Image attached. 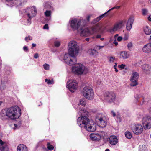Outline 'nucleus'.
<instances>
[{"instance_id":"58836bf2","label":"nucleus","mask_w":151,"mask_h":151,"mask_svg":"<svg viewBox=\"0 0 151 151\" xmlns=\"http://www.w3.org/2000/svg\"><path fill=\"white\" fill-rule=\"evenodd\" d=\"M43 68L45 70H49L50 66L48 64L45 63L43 65Z\"/></svg>"},{"instance_id":"cd10ccee","label":"nucleus","mask_w":151,"mask_h":151,"mask_svg":"<svg viewBox=\"0 0 151 151\" xmlns=\"http://www.w3.org/2000/svg\"><path fill=\"white\" fill-rule=\"evenodd\" d=\"M9 150L6 144L0 145V150L1 151H9Z\"/></svg>"},{"instance_id":"4c0bfd02","label":"nucleus","mask_w":151,"mask_h":151,"mask_svg":"<svg viewBox=\"0 0 151 151\" xmlns=\"http://www.w3.org/2000/svg\"><path fill=\"white\" fill-rule=\"evenodd\" d=\"M47 147L48 150H53L54 149V147L53 146L50 145L49 143H48L47 144Z\"/></svg>"},{"instance_id":"4468645a","label":"nucleus","mask_w":151,"mask_h":151,"mask_svg":"<svg viewBox=\"0 0 151 151\" xmlns=\"http://www.w3.org/2000/svg\"><path fill=\"white\" fill-rule=\"evenodd\" d=\"M142 124L145 129H150L151 127V118L148 116H145L142 119Z\"/></svg>"},{"instance_id":"bf43d9fd","label":"nucleus","mask_w":151,"mask_h":151,"mask_svg":"<svg viewBox=\"0 0 151 151\" xmlns=\"http://www.w3.org/2000/svg\"><path fill=\"white\" fill-rule=\"evenodd\" d=\"M148 19L149 21H151V15H150L148 17Z\"/></svg>"},{"instance_id":"a19ab883","label":"nucleus","mask_w":151,"mask_h":151,"mask_svg":"<svg viewBox=\"0 0 151 151\" xmlns=\"http://www.w3.org/2000/svg\"><path fill=\"white\" fill-rule=\"evenodd\" d=\"M125 66L126 65L124 64H122L118 65V67L121 69H123L125 68V69H127V68H125Z\"/></svg>"},{"instance_id":"1a4fd4ad","label":"nucleus","mask_w":151,"mask_h":151,"mask_svg":"<svg viewBox=\"0 0 151 151\" xmlns=\"http://www.w3.org/2000/svg\"><path fill=\"white\" fill-rule=\"evenodd\" d=\"M103 98L104 100L107 103L114 102L116 99V96L114 93L112 92H107L105 93Z\"/></svg>"},{"instance_id":"c9c22d12","label":"nucleus","mask_w":151,"mask_h":151,"mask_svg":"<svg viewBox=\"0 0 151 151\" xmlns=\"http://www.w3.org/2000/svg\"><path fill=\"white\" fill-rule=\"evenodd\" d=\"M54 45L56 47H59L60 45V42L58 41H55L54 42Z\"/></svg>"},{"instance_id":"79ce46f5","label":"nucleus","mask_w":151,"mask_h":151,"mask_svg":"<svg viewBox=\"0 0 151 151\" xmlns=\"http://www.w3.org/2000/svg\"><path fill=\"white\" fill-rule=\"evenodd\" d=\"M45 82H47L48 84H52L53 83V81H51L50 80H48L47 79H45Z\"/></svg>"},{"instance_id":"c03bdc74","label":"nucleus","mask_w":151,"mask_h":151,"mask_svg":"<svg viewBox=\"0 0 151 151\" xmlns=\"http://www.w3.org/2000/svg\"><path fill=\"white\" fill-rule=\"evenodd\" d=\"M27 39H28L29 40H31L32 39V38L31 36H29L28 37H26L25 38V40L27 42H28V41H27Z\"/></svg>"},{"instance_id":"f257e3e1","label":"nucleus","mask_w":151,"mask_h":151,"mask_svg":"<svg viewBox=\"0 0 151 151\" xmlns=\"http://www.w3.org/2000/svg\"><path fill=\"white\" fill-rule=\"evenodd\" d=\"M77 122L80 127L83 128L88 132H93L96 130V124L86 116L78 117Z\"/></svg>"},{"instance_id":"7ed1b4c3","label":"nucleus","mask_w":151,"mask_h":151,"mask_svg":"<svg viewBox=\"0 0 151 151\" xmlns=\"http://www.w3.org/2000/svg\"><path fill=\"white\" fill-rule=\"evenodd\" d=\"M85 20L81 18L79 19L74 18L69 22L70 26L72 29L73 30H78L81 29V27L84 26Z\"/></svg>"},{"instance_id":"603ef678","label":"nucleus","mask_w":151,"mask_h":151,"mask_svg":"<svg viewBox=\"0 0 151 151\" xmlns=\"http://www.w3.org/2000/svg\"><path fill=\"white\" fill-rule=\"evenodd\" d=\"M122 37L121 36H119L117 38V39H116L118 41H121L122 39Z\"/></svg>"},{"instance_id":"aec40b11","label":"nucleus","mask_w":151,"mask_h":151,"mask_svg":"<svg viewBox=\"0 0 151 151\" xmlns=\"http://www.w3.org/2000/svg\"><path fill=\"white\" fill-rule=\"evenodd\" d=\"M142 69L144 72L146 74H149L151 72V66L148 64H145L143 65Z\"/></svg>"},{"instance_id":"39448f33","label":"nucleus","mask_w":151,"mask_h":151,"mask_svg":"<svg viewBox=\"0 0 151 151\" xmlns=\"http://www.w3.org/2000/svg\"><path fill=\"white\" fill-rule=\"evenodd\" d=\"M68 52L71 55H78L79 51V47L77 42L74 41H72L68 44Z\"/></svg>"},{"instance_id":"c85d7f7f","label":"nucleus","mask_w":151,"mask_h":151,"mask_svg":"<svg viewBox=\"0 0 151 151\" xmlns=\"http://www.w3.org/2000/svg\"><path fill=\"white\" fill-rule=\"evenodd\" d=\"M145 33L147 35H149L151 33V29L148 26H145L144 29Z\"/></svg>"},{"instance_id":"5701e85b","label":"nucleus","mask_w":151,"mask_h":151,"mask_svg":"<svg viewBox=\"0 0 151 151\" xmlns=\"http://www.w3.org/2000/svg\"><path fill=\"white\" fill-rule=\"evenodd\" d=\"M143 51L145 52L148 53L151 51V43L145 45L143 48Z\"/></svg>"},{"instance_id":"49530a36","label":"nucleus","mask_w":151,"mask_h":151,"mask_svg":"<svg viewBox=\"0 0 151 151\" xmlns=\"http://www.w3.org/2000/svg\"><path fill=\"white\" fill-rule=\"evenodd\" d=\"M23 49L24 50V51L25 52H27L28 50V47L26 46H24L23 47Z\"/></svg>"},{"instance_id":"e2e57ef3","label":"nucleus","mask_w":151,"mask_h":151,"mask_svg":"<svg viewBox=\"0 0 151 151\" xmlns=\"http://www.w3.org/2000/svg\"><path fill=\"white\" fill-rule=\"evenodd\" d=\"M0 145H3L4 144L6 143H3V142L1 140H0Z\"/></svg>"},{"instance_id":"6ab92c4d","label":"nucleus","mask_w":151,"mask_h":151,"mask_svg":"<svg viewBox=\"0 0 151 151\" xmlns=\"http://www.w3.org/2000/svg\"><path fill=\"white\" fill-rule=\"evenodd\" d=\"M7 82V78H3L1 79V82L0 83V89L1 90L3 91L6 88V84Z\"/></svg>"},{"instance_id":"680f3d73","label":"nucleus","mask_w":151,"mask_h":151,"mask_svg":"<svg viewBox=\"0 0 151 151\" xmlns=\"http://www.w3.org/2000/svg\"><path fill=\"white\" fill-rule=\"evenodd\" d=\"M118 35L116 34L114 36V38L115 39H117V37H118Z\"/></svg>"},{"instance_id":"473e14b6","label":"nucleus","mask_w":151,"mask_h":151,"mask_svg":"<svg viewBox=\"0 0 151 151\" xmlns=\"http://www.w3.org/2000/svg\"><path fill=\"white\" fill-rule=\"evenodd\" d=\"M125 135L126 137L128 139H130L132 137V133L129 131H126Z\"/></svg>"},{"instance_id":"f704fd0d","label":"nucleus","mask_w":151,"mask_h":151,"mask_svg":"<svg viewBox=\"0 0 151 151\" xmlns=\"http://www.w3.org/2000/svg\"><path fill=\"white\" fill-rule=\"evenodd\" d=\"M86 112V111L85 109H84L83 108H82L81 109H79V114L80 115H83L85 114V113Z\"/></svg>"},{"instance_id":"9d476101","label":"nucleus","mask_w":151,"mask_h":151,"mask_svg":"<svg viewBox=\"0 0 151 151\" xmlns=\"http://www.w3.org/2000/svg\"><path fill=\"white\" fill-rule=\"evenodd\" d=\"M96 121L100 124L101 127L103 128L106 125V119L105 116L101 114H96L95 117Z\"/></svg>"},{"instance_id":"9b49d317","label":"nucleus","mask_w":151,"mask_h":151,"mask_svg":"<svg viewBox=\"0 0 151 151\" xmlns=\"http://www.w3.org/2000/svg\"><path fill=\"white\" fill-rule=\"evenodd\" d=\"M131 129L133 133L136 135H139L141 134L143 130V128L141 125L138 124H132Z\"/></svg>"},{"instance_id":"338daca9","label":"nucleus","mask_w":151,"mask_h":151,"mask_svg":"<svg viewBox=\"0 0 151 151\" xmlns=\"http://www.w3.org/2000/svg\"><path fill=\"white\" fill-rule=\"evenodd\" d=\"M100 39L102 41H103L104 40V38H100Z\"/></svg>"},{"instance_id":"052dcab7","label":"nucleus","mask_w":151,"mask_h":151,"mask_svg":"<svg viewBox=\"0 0 151 151\" xmlns=\"http://www.w3.org/2000/svg\"><path fill=\"white\" fill-rule=\"evenodd\" d=\"M36 44H35V43H32V48H33V47H36Z\"/></svg>"},{"instance_id":"a211bd4d","label":"nucleus","mask_w":151,"mask_h":151,"mask_svg":"<svg viewBox=\"0 0 151 151\" xmlns=\"http://www.w3.org/2000/svg\"><path fill=\"white\" fill-rule=\"evenodd\" d=\"M109 142L111 145H114L118 143V139L116 136L112 135L109 137Z\"/></svg>"},{"instance_id":"dca6fc26","label":"nucleus","mask_w":151,"mask_h":151,"mask_svg":"<svg viewBox=\"0 0 151 151\" xmlns=\"http://www.w3.org/2000/svg\"><path fill=\"white\" fill-rule=\"evenodd\" d=\"M80 33V35L81 36L87 37L92 34V33L90 30L89 28H83V27H81V29L78 31Z\"/></svg>"},{"instance_id":"f3484780","label":"nucleus","mask_w":151,"mask_h":151,"mask_svg":"<svg viewBox=\"0 0 151 151\" xmlns=\"http://www.w3.org/2000/svg\"><path fill=\"white\" fill-rule=\"evenodd\" d=\"M120 8L119 6H117L116 7H113L111 9H109L108 11L106 12L105 13H104L103 14L100 16H99L98 17L94 19L93 21L91 23L93 24H94L97 22L98 21H99L102 18L105 16V15L107 14V12H109L110 11L114 9L115 8H117L119 9Z\"/></svg>"},{"instance_id":"393cba45","label":"nucleus","mask_w":151,"mask_h":151,"mask_svg":"<svg viewBox=\"0 0 151 151\" xmlns=\"http://www.w3.org/2000/svg\"><path fill=\"white\" fill-rule=\"evenodd\" d=\"M17 151H28V150L25 145L21 144L17 147Z\"/></svg>"},{"instance_id":"ddd939ff","label":"nucleus","mask_w":151,"mask_h":151,"mask_svg":"<svg viewBox=\"0 0 151 151\" xmlns=\"http://www.w3.org/2000/svg\"><path fill=\"white\" fill-rule=\"evenodd\" d=\"M139 78V74L136 72H133L130 78L131 83L130 86H135L137 85L138 83L137 82Z\"/></svg>"},{"instance_id":"0e129e2a","label":"nucleus","mask_w":151,"mask_h":151,"mask_svg":"<svg viewBox=\"0 0 151 151\" xmlns=\"http://www.w3.org/2000/svg\"><path fill=\"white\" fill-rule=\"evenodd\" d=\"M90 38H86L85 39V40L87 41H88L90 40Z\"/></svg>"},{"instance_id":"f03ea898","label":"nucleus","mask_w":151,"mask_h":151,"mask_svg":"<svg viewBox=\"0 0 151 151\" xmlns=\"http://www.w3.org/2000/svg\"><path fill=\"white\" fill-rule=\"evenodd\" d=\"M5 115L11 120L17 119L21 115V110L17 106L7 108L5 110Z\"/></svg>"},{"instance_id":"774afa93","label":"nucleus","mask_w":151,"mask_h":151,"mask_svg":"<svg viewBox=\"0 0 151 151\" xmlns=\"http://www.w3.org/2000/svg\"><path fill=\"white\" fill-rule=\"evenodd\" d=\"M105 151H110L108 149H106L105 150Z\"/></svg>"},{"instance_id":"6e6552de","label":"nucleus","mask_w":151,"mask_h":151,"mask_svg":"<svg viewBox=\"0 0 151 151\" xmlns=\"http://www.w3.org/2000/svg\"><path fill=\"white\" fill-rule=\"evenodd\" d=\"M77 55L76 54H74L72 55L68 52V53H66L64 55L63 60L67 64L71 66L75 64L76 62V56Z\"/></svg>"},{"instance_id":"b1692460","label":"nucleus","mask_w":151,"mask_h":151,"mask_svg":"<svg viewBox=\"0 0 151 151\" xmlns=\"http://www.w3.org/2000/svg\"><path fill=\"white\" fill-rule=\"evenodd\" d=\"M89 29L93 34L95 32L100 31L101 27L99 25H96L91 28H89Z\"/></svg>"},{"instance_id":"2eb2a0df","label":"nucleus","mask_w":151,"mask_h":151,"mask_svg":"<svg viewBox=\"0 0 151 151\" xmlns=\"http://www.w3.org/2000/svg\"><path fill=\"white\" fill-rule=\"evenodd\" d=\"M126 22V20H124L119 21L116 22L113 27L110 29V32L112 33L113 32L116 31L118 29H121Z\"/></svg>"},{"instance_id":"2f4dec72","label":"nucleus","mask_w":151,"mask_h":151,"mask_svg":"<svg viewBox=\"0 0 151 151\" xmlns=\"http://www.w3.org/2000/svg\"><path fill=\"white\" fill-rule=\"evenodd\" d=\"M78 106L81 105L83 106H85L86 105L85 99L84 98L81 99L80 100L79 104H78Z\"/></svg>"},{"instance_id":"09e8293b","label":"nucleus","mask_w":151,"mask_h":151,"mask_svg":"<svg viewBox=\"0 0 151 151\" xmlns=\"http://www.w3.org/2000/svg\"><path fill=\"white\" fill-rule=\"evenodd\" d=\"M43 28L44 29H48L49 28L48 25L47 24H45L43 27Z\"/></svg>"},{"instance_id":"7c9ffc66","label":"nucleus","mask_w":151,"mask_h":151,"mask_svg":"<svg viewBox=\"0 0 151 151\" xmlns=\"http://www.w3.org/2000/svg\"><path fill=\"white\" fill-rule=\"evenodd\" d=\"M139 151H147V147L145 145H140L139 147Z\"/></svg>"},{"instance_id":"4d7b16f0","label":"nucleus","mask_w":151,"mask_h":151,"mask_svg":"<svg viewBox=\"0 0 151 151\" xmlns=\"http://www.w3.org/2000/svg\"><path fill=\"white\" fill-rule=\"evenodd\" d=\"M113 43L116 46H117L118 45V43L117 42L116 39H115Z\"/></svg>"},{"instance_id":"6e6d98bb","label":"nucleus","mask_w":151,"mask_h":151,"mask_svg":"<svg viewBox=\"0 0 151 151\" xmlns=\"http://www.w3.org/2000/svg\"><path fill=\"white\" fill-rule=\"evenodd\" d=\"M91 15H89L88 16L86 17V19L88 21H89L90 20V18L91 17Z\"/></svg>"},{"instance_id":"0eeeda50","label":"nucleus","mask_w":151,"mask_h":151,"mask_svg":"<svg viewBox=\"0 0 151 151\" xmlns=\"http://www.w3.org/2000/svg\"><path fill=\"white\" fill-rule=\"evenodd\" d=\"M26 14L29 19H27L28 24L29 25L31 23V20L30 19L35 17L37 13L36 7L34 6L31 7L27 8L25 9Z\"/></svg>"},{"instance_id":"4be33fe9","label":"nucleus","mask_w":151,"mask_h":151,"mask_svg":"<svg viewBox=\"0 0 151 151\" xmlns=\"http://www.w3.org/2000/svg\"><path fill=\"white\" fill-rule=\"evenodd\" d=\"M133 21L134 19L132 18H129L128 19L126 25V29L127 30L130 31L131 29Z\"/></svg>"},{"instance_id":"ea45409f","label":"nucleus","mask_w":151,"mask_h":151,"mask_svg":"<svg viewBox=\"0 0 151 151\" xmlns=\"http://www.w3.org/2000/svg\"><path fill=\"white\" fill-rule=\"evenodd\" d=\"M132 47V42H129L127 45L128 48L129 50H131Z\"/></svg>"},{"instance_id":"72a5a7b5","label":"nucleus","mask_w":151,"mask_h":151,"mask_svg":"<svg viewBox=\"0 0 151 151\" xmlns=\"http://www.w3.org/2000/svg\"><path fill=\"white\" fill-rule=\"evenodd\" d=\"M109 62L110 63H113L115 60V58L114 56H110L108 58Z\"/></svg>"},{"instance_id":"a18cd8bd","label":"nucleus","mask_w":151,"mask_h":151,"mask_svg":"<svg viewBox=\"0 0 151 151\" xmlns=\"http://www.w3.org/2000/svg\"><path fill=\"white\" fill-rule=\"evenodd\" d=\"M104 47V46H97L96 48L98 50H99L100 49H102Z\"/></svg>"},{"instance_id":"c756f323","label":"nucleus","mask_w":151,"mask_h":151,"mask_svg":"<svg viewBox=\"0 0 151 151\" xmlns=\"http://www.w3.org/2000/svg\"><path fill=\"white\" fill-rule=\"evenodd\" d=\"M87 52L91 55H94L97 52V51L95 50L92 49H90L88 50Z\"/></svg>"},{"instance_id":"37998d69","label":"nucleus","mask_w":151,"mask_h":151,"mask_svg":"<svg viewBox=\"0 0 151 151\" xmlns=\"http://www.w3.org/2000/svg\"><path fill=\"white\" fill-rule=\"evenodd\" d=\"M117 64V63H115V65L114 66V68L115 69V70L116 72H118V71L116 68Z\"/></svg>"},{"instance_id":"e433bc0d","label":"nucleus","mask_w":151,"mask_h":151,"mask_svg":"<svg viewBox=\"0 0 151 151\" xmlns=\"http://www.w3.org/2000/svg\"><path fill=\"white\" fill-rule=\"evenodd\" d=\"M142 13L143 15H146L148 12V10L147 9H142Z\"/></svg>"},{"instance_id":"f8f14e48","label":"nucleus","mask_w":151,"mask_h":151,"mask_svg":"<svg viewBox=\"0 0 151 151\" xmlns=\"http://www.w3.org/2000/svg\"><path fill=\"white\" fill-rule=\"evenodd\" d=\"M78 83L75 80H69L67 82V87L72 92H74L77 88Z\"/></svg>"},{"instance_id":"8fccbe9b","label":"nucleus","mask_w":151,"mask_h":151,"mask_svg":"<svg viewBox=\"0 0 151 151\" xmlns=\"http://www.w3.org/2000/svg\"><path fill=\"white\" fill-rule=\"evenodd\" d=\"M141 100L142 101V102H141L140 104L141 105H142L144 103V102H145V99L143 96H142V99H141Z\"/></svg>"},{"instance_id":"bb28decb","label":"nucleus","mask_w":151,"mask_h":151,"mask_svg":"<svg viewBox=\"0 0 151 151\" xmlns=\"http://www.w3.org/2000/svg\"><path fill=\"white\" fill-rule=\"evenodd\" d=\"M45 15L46 17V19L47 21H49L50 20L51 15V11L46 10L45 12Z\"/></svg>"},{"instance_id":"de8ad7c7","label":"nucleus","mask_w":151,"mask_h":151,"mask_svg":"<svg viewBox=\"0 0 151 151\" xmlns=\"http://www.w3.org/2000/svg\"><path fill=\"white\" fill-rule=\"evenodd\" d=\"M14 129H15L19 127L20 125H17V124H14Z\"/></svg>"},{"instance_id":"20e7f679","label":"nucleus","mask_w":151,"mask_h":151,"mask_svg":"<svg viewBox=\"0 0 151 151\" xmlns=\"http://www.w3.org/2000/svg\"><path fill=\"white\" fill-rule=\"evenodd\" d=\"M75 65L72 68V71L75 74L81 75L87 73L88 71V68L81 63L74 64Z\"/></svg>"},{"instance_id":"5fc2aeb1","label":"nucleus","mask_w":151,"mask_h":151,"mask_svg":"<svg viewBox=\"0 0 151 151\" xmlns=\"http://www.w3.org/2000/svg\"><path fill=\"white\" fill-rule=\"evenodd\" d=\"M128 36L127 35H125V36L123 38V39L124 40H127L128 39Z\"/></svg>"},{"instance_id":"13d9d810","label":"nucleus","mask_w":151,"mask_h":151,"mask_svg":"<svg viewBox=\"0 0 151 151\" xmlns=\"http://www.w3.org/2000/svg\"><path fill=\"white\" fill-rule=\"evenodd\" d=\"M101 35H97L96 36V37L97 38H101Z\"/></svg>"},{"instance_id":"864d4df0","label":"nucleus","mask_w":151,"mask_h":151,"mask_svg":"<svg viewBox=\"0 0 151 151\" xmlns=\"http://www.w3.org/2000/svg\"><path fill=\"white\" fill-rule=\"evenodd\" d=\"M39 57V55L38 53H35L34 55V58L35 59Z\"/></svg>"},{"instance_id":"423d86ee","label":"nucleus","mask_w":151,"mask_h":151,"mask_svg":"<svg viewBox=\"0 0 151 151\" xmlns=\"http://www.w3.org/2000/svg\"><path fill=\"white\" fill-rule=\"evenodd\" d=\"M83 96L88 100H92L94 98V93L92 89L88 86H85L83 89Z\"/></svg>"},{"instance_id":"412c9836","label":"nucleus","mask_w":151,"mask_h":151,"mask_svg":"<svg viewBox=\"0 0 151 151\" xmlns=\"http://www.w3.org/2000/svg\"><path fill=\"white\" fill-rule=\"evenodd\" d=\"M91 139L92 140H99L100 139L101 137V135L98 133H93L90 135Z\"/></svg>"},{"instance_id":"69168bd1","label":"nucleus","mask_w":151,"mask_h":151,"mask_svg":"<svg viewBox=\"0 0 151 151\" xmlns=\"http://www.w3.org/2000/svg\"><path fill=\"white\" fill-rule=\"evenodd\" d=\"M101 82L99 81H97V83L98 84H99L101 83Z\"/></svg>"},{"instance_id":"3c124183","label":"nucleus","mask_w":151,"mask_h":151,"mask_svg":"<svg viewBox=\"0 0 151 151\" xmlns=\"http://www.w3.org/2000/svg\"><path fill=\"white\" fill-rule=\"evenodd\" d=\"M111 114L113 117H115L116 116V114L113 111H111Z\"/></svg>"},{"instance_id":"a878e982","label":"nucleus","mask_w":151,"mask_h":151,"mask_svg":"<svg viewBox=\"0 0 151 151\" xmlns=\"http://www.w3.org/2000/svg\"><path fill=\"white\" fill-rule=\"evenodd\" d=\"M120 55L122 57L123 59L128 58L129 56L128 52L125 51H121L120 52Z\"/></svg>"}]
</instances>
